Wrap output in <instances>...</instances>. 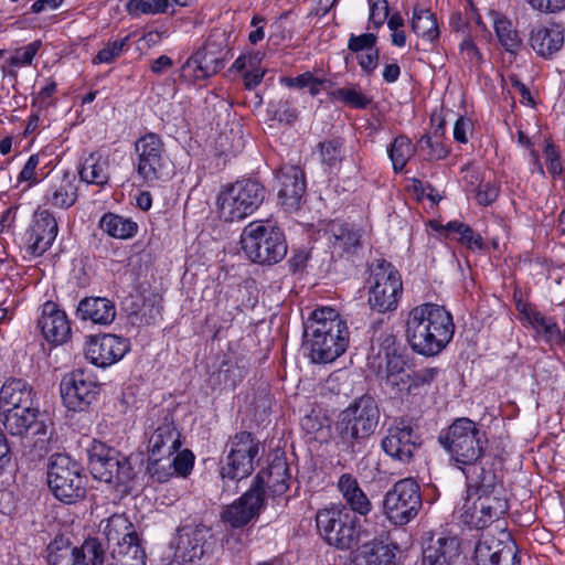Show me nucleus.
<instances>
[{
	"instance_id": "obj_1",
	"label": "nucleus",
	"mask_w": 565,
	"mask_h": 565,
	"mask_svg": "<svg viewBox=\"0 0 565 565\" xmlns=\"http://www.w3.org/2000/svg\"><path fill=\"white\" fill-rule=\"evenodd\" d=\"M438 441L454 467L465 475L469 491L487 493L498 484L495 472L483 462L489 440L478 423L468 417L456 418L441 430Z\"/></svg>"
},
{
	"instance_id": "obj_2",
	"label": "nucleus",
	"mask_w": 565,
	"mask_h": 565,
	"mask_svg": "<svg viewBox=\"0 0 565 565\" xmlns=\"http://www.w3.org/2000/svg\"><path fill=\"white\" fill-rule=\"evenodd\" d=\"M347 321L330 307L313 310L303 324V347L313 363H332L348 349Z\"/></svg>"
},
{
	"instance_id": "obj_3",
	"label": "nucleus",
	"mask_w": 565,
	"mask_h": 565,
	"mask_svg": "<svg viewBox=\"0 0 565 565\" xmlns=\"http://www.w3.org/2000/svg\"><path fill=\"white\" fill-rule=\"evenodd\" d=\"M455 333L452 316L443 306L426 302L407 315L405 334L413 351L435 356L451 341Z\"/></svg>"
},
{
	"instance_id": "obj_4",
	"label": "nucleus",
	"mask_w": 565,
	"mask_h": 565,
	"mask_svg": "<svg viewBox=\"0 0 565 565\" xmlns=\"http://www.w3.org/2000/svg\"><path fill=\"white\" fill-rule=\"evenodd\" d=\"M380 408L371 395L356 398L339 415L335 424L338 447L350 455L362 450V444L371 437L380 422Z\"/></svg>"
},
{
	"instance_id": "obj_5",
	"label": "nucleus",
	"mask_w": 565,
	"mask_h": 565,
	"mask_svg": "<svg viewBox=\"0 0 565 565\" xmlns=\"http://www.w3.org/2000/svg\"><path fill=\"white\" fill-rule=\"evenodd\" d=\"M242 248L253 263L275 265L287 254L282 231L269 222H252L242 232Z\"/></svg>"
},
{
	"instance_id": "obj_6",
	"label": "nucleus",
	"mask_w": 565,
	"mask_h": 565,
	"mask_svg": "<svg viewBox=\"0 0 565 565\" xmlns=\"http://www.w3.org/2000/svg\"><path fill=\"white\" fill-rule=\"evenodd\" d=\"M116 565H146V551L135 525L125 514H113L103 531Z\"/></svg>"
},
{
	"instance_id": "obj_7",
	"label": "nucleus",
	"mask_w": 565,
	"mask_h": 565,
	"mask_svg": "<svg viewBox=\"0 0 565 565\" xmlns=\"http://www.w3.org/2000/svg\"><path fill=\"white\" fill-rule=\"evenodd\" d=\"M265 186L255 179H243L222 190L217 196L218 217L225 222L241 221L253 214L266 198Z\"/></svg>"
},
{
	"instance_id": "obj_8",
	"label": "nucleus",
	"mask_w": 565,
	"mask_h": 565,
	"mask_svg": "<svg viewBox=\"0 0 565 565\" xmlns=\"http://www.w3.org/2000/svg\"><path fill=\"white\" fill-rule=\"evenodd\" d=\"M316 525L320 536L330 546L348 551L359 545L360 521L345 507L319 510L316 514Z\"/></svg>"
},
{
	"instance_id": "obj_9",
	"label": "nucleus",
	"mask_w": 565,
	"mask_h": 565,
	"mask_svg": "<svg viewBox=\"0 0 565 565\" xmlns=\"http://www.w3.org/2000/svg\"><path fill=\"white\" fill-rule=\"evenodd\" d=\"M82 466L66 454H54L47 463V486L55 498L75 503L86 494V477Z\"/></svg>"
},
{
	"instance_id": "obj_10",
	"label": "nucleus",
	"mask_w": 565,
	"mask_h": 565,
	"mask_svg": "<svg viewBox=\"0 0 565 565\" xmlns=\"http://www.w3.org/2000/svg\"><path fill=\"white\" fill-rule=\"evenodd\" d=\"M260 443L248 431L234 435L226 444V455L221 459L222 480L236 481L247 478L255 469Z\"/></svg>"
},
{
	"instance_id": "obj_11",
	"label": "nucleus",
	"mask_w": 565,
	"mask_h": 565,
	"mask_svg": "<svg viewBox=\"0 0 565 565\" xmlns=\"http://www.w3.org/2000/svg\"><path fill=\"white\" fill-rule=\"evenodd\" d=\"M367 279L370 285L369 303L379 312L393 311L397 308L403 292V284L398 271L385 259H377L370 267Z\"/></svg>"
},
{
	"instance_id": "obj_12",
	"label": "nucleus",
	"mask_w": 565,
	"mask_h": 565,
	"mask_svg": "<svg viewBox=\"0 0 565 565\" xmlns=\"http://www.w3.org/2000/svg\"><path fill=\"white\" fill-rule=\"evenodd\" d=\"M4 428L14 436H22L29 431L35 437L33 448L39 456L49 452L53 431L46 424L44 415L33 405L15 407L1 414Z\"/></svg>"
},
{
	"instance_id": "obj_13",
	"label": "nucleus",
	"mask_w": 565,
	"mask_h": 565,
	"mask_svg": "<svg viewBox=\"0 0 565 565\" xmlns=\"http://www.w3.org/2000/svg\"><path fill=\"white\" fill-rule=\"evenodd\" d=\"M423 501L418 483L413 478L397 481L384 495L383 511L395 525H405L418 514Z\"/></svg>"
},
{
	"instance_id": "obj_14",
	"label": "nucleus",
	"mask_w": 565,
	"mask_h": 565,
	"mask_svg": "<svg viewBox=\"0 0 565 565\" xmlns=\"http://www.w3.org/2000/svg\"><path fill=\"white\" fill-rule=\"evenodd\" d=\"M105 557V548L97 537H88L75 546L67 537L56 536L47 545L49 565H104Z\"/></svg>"
},
{
	"instance_id": "obj_15",
	"label": "nucleus",
	"mask_w": 565,
	"mask_h": 565,
	"mask_svg": "<svg viewBox=\"0 0 565 565\" xmlns=\"http://www.w3.org/2000/svg\"><path fill=\"white\" fill-rule=\"evenodd\" d=\"M420 436L414 430L413 419L396 417L381 440L382 450L393 460L409 463L422 446Z\"/></svg>"
},
{
	"instance_id": "obj_16",
	"label": "nucleus",
	"mask_w": 565,
	"mask_h": 565,
	"mask_svg": "<svg viewBox=\"0 0 565 565\" xmlns=\"http://www.w3.org/2000/svg\"><path fill=\"white\" fill-rule=\"evenodd\" d=\"M232 56L225 34L215 32L210 34L203 47L186 61L182 71H193L194 78L204 79L221 71Z\"/></svg>"
},
{
	"instance_id": "obj_17",
	"label": "nucleus",
	"mask_w": 565,
	"mask_h": 565,
	"mask_svg": "<svg viewBox=\"0 0 565 565\" xmlns=\"http://www.w3.org/2000/svg\"><path fill=\"white\" fill-rule=\"evenodd\" d=\"M495 488L497 486L487 493L467 489V498L461 508V519L466 524L476 529H483L499 520L508 511L505 499L490 495Z\"/></svg>"
},
{
	"instance_id": "obj_18",
	"label": "nucleus",
	"mask_w": 565,
	"mask_h": 565,
	"mask_svg": "<svg viewBox=\"0 0 565 565\" xmlns=\"http://www.w3.org/2000/svg\"><path fill=\"white\" fill-rule=\"evenodd\" d=\"M135 152L137 173L146 183L163 178L167 158L163 142L158 135L150 132L140 137L135 143Z\"/></svg>"
},
{
	"instance_id": "obj_19",
	"label": "nucleus",
	"mask_w": 565,
	"mask_h": 565,
	"mask_svg": "<svg viewBox=\"0 0 565 565\" xmlns=\"http://www.w3.org/2000/svg\"><path fill=\"white\" fill-rule=\"evenodd\" d=\"M211 529L202 523L186 524L178 529L174 562L179 565H198L205 553Z\"/></svg>"
},
{
	"instance_id": "obj_20",
	"label": "nucleus",
	"mask_w": 565,
	"mask_h": 565,
	"mask_svg": "<svg viewBox=\"0 0 565 565\" xmlns=\"http://www.w3.org/2000/svg\"><path fill=\"white\" fill-rule=\"evenodd\" d=\"M98 394V385L83 370L65 375L61 382V396L65 406L72 411H84Z\"/></svg>"
},
{
	"instance_id": "obj_21",
	"label": "nucleus",
	"mask_w": 565,
	"mask_h": 565,
	"mask_svg": "<svg viewBox=\"0 0 565 565\" xmlns=\"http://www.w3.org/2000/svg\"><path fill=\"white\" fill-rule=\"evenodd\" d=\"M58 232L54 215L46 209L39 207L33 215L31 226L25 232V246L33 257L42 256L53 244Z\"/></svg>"
},
{
	"instance_id": "obj_22",
	"label": "nucleus",
	"mask_w": 565,
	"mask_h": 565,
	"mask_svg": "<svg viewBox=\"0 0 565 565\" xmlns=\"http://www.w3.org/2000/svg\"><path fill=\"white\" fill-rule=\"evenodd\" d=\"M279 184L278 200L287 212L299 210L306 192L305 172L298 166H284L276 174Z\"/></svg>"
},
{
	"instance_id": "obj_23",
	"label": "nucleus",
	"mask_w": 565,
	"mask_h": 565,
	"mask_svg": "<svg viewBox=\"0 0 565 565\" xmlns=\"http://www.w3.org/2000/svg\"><path fill=\"white\" fill-rule=\"evenodd\" d=\"M181 445V434L174 425L173 417L166 414L149 436V458L153 461H161L177 452Z\"/></svg>"
},
{
	"instance_id": "obj_24",
	"label": "nucleus",
	"mask_w": 565,
	"mask_h": 565,
	"mask_svg": "<svg viewBox=\"0 0 565 565\" xmlns=\"http://www.w3.org/2000/svg\"><path fill=\"white\" fill-rule=\"evenodd\" d=\"M477 565H519L516 545L507 536V541L493 536H483L475 548Z\"/></svg>"
},
{
	"instance_id": "obj_25",
	"label": "nucleus",
	"mask_w": 565,
	"mask_h": 565,
	"mask_svg": "<svg viewBox=\"0 0 565 565\" xmlns=\"http://www.w3.org/2000/svg\"><path fill=\"white\" fill-rule=\"evenodd\" d=\"M128 349L126 339L115 334H103L90 339L85 354L92 364L106 367L119 361Z\"/></svg>"
},
{
	"instance_id": "obj_26",
	"label": "nucleus",
	"mask_w": 565,
	"mask_h": 565,
	"mask_svg": "<svg viewBox=\"0 0 565 565\" xmlns=\"http://www.w3.org/2000/svg\"><path fill=\"white\" fill-rule=\"evenodd\" d=\"M263 505V497L249 488L241 498L224 508L221 520L233 529H242L259 514Z\"/></svg>"
},
{
	"instance_id": "obj_27",
	"label": "nucleus",
	"mask_w": 565,
	"mask_h": 565,
	"mask_svg": "<svg viewBox=\"0 0 565 565\" xmlns=\"http://www.w3.org/2000/svg\"><path fill=\"white\" fill-rule=\"evenodd\" d=\"M288 481V465L284 458L276 457L266 469L256 475L250 488L264 499L266 492L274 497L284 494L289 488Z\"/></svg>"
},
{
	"instance_id": "obj_28",
	"label": "nucleus",
	"mask_w": 565,
	"mask_h": 565,
	"mask_svg": "<svg viewBox=\"0 0 565 565\" xmlns=\"http://www.w3.org/2000/svg\"><path fill=\"white\" fill-rule=\"evenodd\" d=\"M78 198V182L75 174L64 172L61 175L50 177L44 193V203L56 209L67 210L73 206Z\"/></svg>"
},
{
	"instance_id": "obj_29",
	"label": "nucleus",
	"mask_w": 565,
	"mask_h": 565,
	"mask_svg": "<svg viewBox=\"0 0 565 565\" xmlns=\"http://www.w3.org/2000/svg\"><path fill=\"white\" fill-rule=\"evenodd\" d=\"M38 326L43 337L54 344H63L71 335V326L65 312L51 301L43 305Z\"/></svg>"
},
{
	"instance_id": "obj_30",
	"label": "nucleus",
	"mask_w": 565,
	"mask_h": 565,
	"mask_svg": "<svg viewBox=\"0 0 565 565\" xmlns=\"http://www.w3.org/2000/svg\"><path fill=\"white\" fill-rule=\"evenodd\" d=\"M337 489L345 502L342 507L351 513L365 516L371 512L372 503L353 475L342 473L337 481Z\"/></svg>"
},
{
	"instance_id": "obj_31",
	"label": "nucleus",
	"mask_w": 565,
	"mask_h": 565,
	"mask_svg": "<svg viewBox=\"0 0 565 565\" xmlns=\"http://www.w3.org/2000/svg\"><path fill=\"white\" fill-rule=\"evenodd\" d=\"M459 556V542L455 537L430 535L423 548L422 565H451Z\"/></svg>"
},
{
	"instance_id": "obj_32",
	"label": "nucleus",
	"mask_w": 565,
	"mask_h": 565,
	"mask_svg": "<svg viewBox=\"0 0 565 565\" xmlns=\"http://www.w3.org/2000/svg\"><path fill=\"white\" fill-rule=\"evenodd\" d=\"M531 47L537 55L550 58L564 45V30L558 24L534 28L529 39Z\"/></svg>"
},
{
	"instance_id": "obj_33",
	"label": "nucleus",
	"mask_w": 565,
	"mask_h": 565,
	"mask_svg": "<svg viewBox=\"0 0 565 565\" xmlns=\"http://www.w3.org/2000/svg\"><path fill=\"white\" fill-rule=\"evenodd\" d=\"M33 405V388L21 379H9L0 390V414Z\"/></svg>"
},
{
	"instance_id": "obj_34",
	"label": "nucleus",
	"mask_w": 565,
	"mask_h": 565,
	"mask_svg": "<svg viewBox=\"0 0 565 565\" xmlns=\"http://www.w3.org/2000/svg\"><path fill=\"white\" fill-rule=\"evenodd\" d=\"M77 316L94 323L109 324L116 317V308L107 298L87 297L79 301Z\"/></svg>"
},
{
	"instance_id": "obj_35",
	"label": "nucleus",
	"mask_w": 565,
	"mask_h": 565,
	"mask_svg": "<svg viewBox=\"0 0 565 565\" xmlns=\"http://www.w3.org/2000/svg\"><path fill=\"white\" fill-rule=\"evenodd\" d=\"M108 157L100 152H90L81 163L78 171L79 179L83 182L103 186L109 180Z\"/></svg>"
},
{
	"instance_id": "obj_36",
	"label": "nucleus",
	"mask_w": 565,
	"mask_h": 565,
	"mask_svg": "<svg viewBox=\"0 0 565 565\" xmlns=\"http://www.w3.org/2000/svg\"><path fill=\"white\" fill-rule=\"evenodd\" d=\"M329 241L334 247L342 252H349L360 244V234L349 224L333 221L328 227Z\"/></svg>"
},
{
	"instance_id": "obj_37",
	"label": "nucleus",
	"mask_w": 565,
	"mask_h": 565,
	"mask_svg": "<svg viewBox=\"0 0 565 565\" xmlns=\"http://www.w3.org/2000/svg\"><path fill=\"white\" fill-rule=\"evenodd\" d=\"M99 228L114 238L127 239L137 233L138 225L130 218L107 213L100 218Z\"/></svg>"
},
{
	"instance_id": "obj_38",
	"label": "nucleus",
	"mask_w": 565,
	"mask_h": 565,
	"mask_svg": "<svg viewBox=\"0 0 565 565\" xmlns=\"http://www.w3.org/2000/svg\"><path fill=\"white\" fill-rule=\"evenodd\" d=\"M396 546L384 543L383 541L373 540L362 547V554L365 558V565H396L395 551Z\"/></svg>"
},
{
	"instance_id": "obj_39",
	"label": "nucleus",
	"mask_w": 565,
	"mask_h": 565,
	"mask_svg": "<svg viewBox=\"0 0 565 565\" xmlns=\"http://www.w3.org/2000/svg\"><path fill=\"white\" fill-rule=\"evenodd\" d=\"M412 30L428 42H433L439 36L436 17L427 9L414 8Z\"/></svg>"
},
{
	"instance_id": "obj_40",
	"label": "nucleus",
	"mask_w": 565,
	"mask_h": 565,
	"mask_svg": "<svg viewBox=\"0 0 565 565\" xmlns=\"http://www.w3.org/2000/svg\"><path fill=\"white\" fill-rule=\"evenodd\" d=\"M520 311L525 316L529 323L536 329L537 332H542L546 341L553 340L555 337L561 335V329L558 324L551 318H546L543 313L532 308L529 305H523Z\"/></svg>"
},
{
	"instance_id": "obj_41",
	"label": "nucleus",
	"mask_w": 565,
	"mask_h": 565,
	"mask_svg": "<svg viewBox=\"0 0 565 565\" xmlns=\"http://www.w3.org/2000/svg\"><path fill=\"white\" fill-rule=\"evenodd\" d=\"M441 230L448 233L447 236L450 234L458 235L456 237L457 241L471 249H480L482 247V237L476 234L467 224L456 221L448 222L445 226H441Z\"/></svg>"
},
{
	"instance_id": "obj_42",
	"label": "nucleus",
	"mask_w": 565,
	"mask_h": 565,
	"mask_svg": "<svg viewBox=\"0 0 565 565\" xmlns=\"http://www.w3.org/2000/svg\"><path fill=\"white\" fill-rule=\"evenodd\" d=\"M413 153L411 140L405 136L396 137L388 149V156L396 172L402 171Z\"/></svg>"
},
{
	"instance_id": "obj_43",
	"label": "nucleus",
	"mask_w": 565,
	"mask_h": 565,
	"mask_svg": "<svg viewBox=\"0 0 565 565\" xmlns=\"http://www.w3.org/2000/svg\"><path fill=\"white\" fill-rule=\"evenodd\" d=\"M495 32L501 45L510 53H516L521 45L522 40L518 31L512 29L511 22L507 20L495 21Z\"/></svg>"
},
{
	"instance_id": "obj_44",
	"label": "nucleus",
	"mask_w": 565,
	"mask_h": 565,
	"mask_svg": "<svg viewBox=\"0 0 565 565\" xmlns=\"http://www.w3.org/2000/svg\"><path fill=\"white\" fill-rule=\"evenodd\" d=\"M331 96L332 98L358 109H365L372 103L370 97L361 93V90L355 87L338 88L331 93Z\"/></svg>"
},
{
	"instance_id": "obj_45",
	"label": "nucleus",
	"mask_w": 565,
	"mask_h": 565,
	"mask_svg": "<svg viewBox=\"0 0 565 565\" xmlns=\"http://www.w3.org/2000/svg\"><path fill=\"white\" fill-rule=\"evenodd\" d=\"M268 114L273 120L280 124L291 125L298 118V111L287 99L274 100L269 104Z\"/></svg>"
},
{
	"instance_id": "obj_46",
	"label": "nucleus",
	"mask_w": 565,
	"mask_h": 565,
	"mask_svg": "<svg viewBox=\"0 0 565 565\" xmlns=\"http://www.w3.org/2000/svg\"><path fill=\"white\" fill-rule=\"evenodd\" d=\"M168 7V0H129L126 6L132 15L164 13Z\"/></svg>"
},
{
	"instance_id": "obj_47",
	"label": "nucleus",
	"mask_w": 565,
	"mask_h": 565,
	"mask_svg": "<svg viewBox=\"0 0 565 565\" xmlns=\"http://www.w3.org/2000/svg\"><path fill=\"white\" fill-rule=\"evenodd\" d=\"M417 146L420 151H426L425 157L429 161L441 160L449 152L441 139H435L430 135H424L418 140Z\"/></svg>"
},
{
	"instance_id": "obj_48",
	"label": "nucleus",
	"mask_w": 565,
	"mask_h": 565,
	"mask_svg": "<svg viewBox=\"0 0 565 565\" xmlns=\"http://www.w3.org/2000/svg\"><path fill=\"white\" fill-rule=\"evenodd\" d=\"M88 455V468L90 473L94 476V463H100L102 466H106L108 459H111L113 456H116V450L107 447L102 441L94 440L90 447L87 449Z\"/></svg>"
},
{
	"instance_id": "obj_49",
	"label": "nucleus",
	"mask_w": 565,
	"mask_h": 565,
	"mask_svg": "<svg viewBox=\"0 0 565 565\" xmlns=\"http://www.w3.org/2000/svg\"><path fill=\"white\" fill-rule=\"evenodd\" d=\"M130 36L127 35L122 39L108 42L95 56L94 63L109 64L119 57L127 45Z\"/></svg>"
},
{
	"instance_id": "obj_50",
	"label": "nucleus",
	"mask_w": 565,
	"mask_h": 565,
	"mask_svg": "<svg viewBox=\"0 0 565 565\" xmlns=\"http://www.w3.org/2000/svg\"><path fill=\"white\" fill-rule=\"evenodd\" d=\"M245 367L239 366L237 363L224 362L218 370L220 381L234 388L245 376Z\"/></svg>"
},
{
	"instance_id": "obj_51",
	"label": "nucleus",
	"mask_w": 565,
	"mask_h": 565,
	"mask_svg": "<svg viewBox=\"0 0 565 565\" xmlns=\"http://www.w3.org/2000/svg\"><path fill=\"white\" fill-rule=\"evenodd\" d=\"M320 147V157L321 162L329 166L335 167L341 161V148L342 142L339 140H328L321 142Z\"/></svg>"
},
{
	"instance_id": "obj_52",
	"label": "nucleus",
	"mask_w": 565,
	"mask_h": 565,
	"mask_svg": "<svg viewBox=\"0 0 565 565\" xmlns=\"http://www.w3.org/2000/svg\"><path fill=\"white\" fill-rule=\"evenodd\" d=\"M41 41H33L28 45L17 50L13 56L10 58L12 66H25L30 65L41 47Z\"/></svg>"
},
{
	"instance_id": "obj_53",
	"label": "nucleus",
	"mask_w": 565,
	"mask_h": 565,
	"mask_svg": "<svg viewBox=\"0 0 565 565\" xmlns=\"http://www.w3.org/2000/svg\"><path fill=\"white\" fill-rule=\"evenodd\" d=\"M194 456L190 450H183L174 456L170 467L172 466L174 472L182 477H186L193 469Z\"/></svg>"
},
{
	"instance_id": "obj_54",
	"label": "nucleus",
	"mask_w": 565,
	"mask_h": 565,
	"mask_svg": "<svg viewBox=\"0 0 565 565\" xmlns=\"http://www.w3.org/2000/svg\"><path fill=\"white\" fill-rule=\"evenodd\" d=\"M119 458L120 454L116 451V456H113L111 459H108L106 466L94 463V478L107 483H113Z\"/></svg>"
},
{
	"instance_id": "obj_55",
	"label": "nucleus",
	"mask_w": 565,
	"mask_h": 565,
	"mask_svg": "<svg viewBox=\"0 0 565 565\" xmlns=\"http://www.w3.org/2000/svg\"><path fill=\"white\" fill-rule=\"evenodd\" d=\"M376 36L373 33H364L361 35H351L348 47L356 53L366 52L375 49Z\"/></svg>"
},
{
	"instance_id": "obj_56",
	"label": "nucleus",
	"mask_w": 565,
	"mask_h": 565,
	"mask_svg": "<svg viewBox=\"0 0 565 565\" xmlns=\"http://www.w3.org/2000/svg\"><path fill=\"white\" fill-rule=\"evenodd\" d=\"M439 372L440 370L438 367H426L415 372L412 375L409 388L415 390L419 386L431 384L438 376Z\"/></svg>"
},
{
	"instance_id": "obj_57",
	"label": "nucleus",
	"mask_w": 565,
	"mask_h": 565,
	"mask_svg": "<svg viewBox=\"0 0 565 565\" xmlns=\"http://www.w3.org/2000/svg\"><path fill=\"white\" fill-rule=\"evenodd\" d=\"M132 478H134V469H132L129 460L125 456L120 455V458L118 460V466H117L115 475H114L113 483L126 484Z\"/></svg>"
},
{
	"instance_id": "obj_58",
	"label": "nucleus",
	"mask_w": 565,
	"mask_h": 565,
	"mask_svg": "<svg viewBox=\"0 0 565 565\" xmlns=\"http://www.w3.org/2000/svg\"><path fill=\"white\" fill-rule=\"evenodd\" d=\"M499 195V186L494 183L487 182L481 184L477 191L476 199L480 205H490Z\"/></svg>"
},
{
	"instance_id": "obj_59",
	"label": "nucleus",
	"mask_w": 565,
	"mask_h": 565,
	"mask_svg": "<svg viewBox=\"0 0 565 565\" xmlns=\"http://www.w3.org/2000/svg\"><path fill=\"white\" fill-rule=\"evenodd\" d=\"M534 10L555 13L565 9V0H525Z\"/></svg>"
},
{
	"instance_id": "obj_60",
	"label": "nucleus",
	"mask_w": 565,
	"mask_h": 565,
	"mask_svg": "<svg viewBox=\"0 0 565 565\" xmlns=\"http://www.w3.org/2000/svg\"><path fill=\"white\" fill-rule=\"evenodd\" d=\"M384 379H385L386 386H390L392 390H395L396 392H402L405 388H407L408 391L413 390V388H409V383L412 382V375L407 372H402L399 374L385 375Z\"/></svg>"
},
{
	"instance_id": "obj_61",
	"label": "nucleus",
	"mask_w": 565,
	"mask_h": 565,
	"mask_svg": "<svg viewBox=\"0 0 565 565\" xmlns=\"http://www.w3.org/2000/svg\"><path fill=\"white\" fill-rule=\"evenodd\" d=\"M373 344L377 343L380 347L379 356H381L382 352L384 354V358L388 353V355L395 354V338L394 335L388 331H382L377 337H373L372 339Z\"/></svg>"
},
{
	"instance_id": "obj_62",
	"label": "nucleus",
	"mask_w": 565,
	"mask_h": 565,
	"mask_svg": "<svg viewBox=\"0 0 565 565\" xmlns=\"http://www.w3.org/2000/svg\"><path fill=\"white\" fill-rule=\"evenodd\" d=\"M388 15V3L386 0H376L370 10V20L376 26H381Z\"/></svg>"
},
{
	"instance_id": "obj_63",
	"label": "nucleus",
	"mask_w": 565,
	"mask_h": 565,
	"mask_svg": "<svg viewBox=\"0 0 565 565\" xmlns=\"http://www.w3.org/2000/svg\"><path fill=\"white\" fill-rule=\"evenodd\" d=\"M12 466V454L7 437L0 433V476Z\"/></svg>"
},
{
	"instance_id": "obj_64",
	"label": "nucleus",
	"mask_w": 565,
	"mask_h": 565,
	"mask_svg": "<svg viewBox=\"0 0 565 565\" xmlns=\"http://www.w3.org/2000/svg\"><path fill=\"white\" fill-rule=\"evenodd\" d=\"M359 64L360 66L367 73L373 72L379 62V51L377 49H372L366 52H362L359 54Z\"/></svg>"
}]
</instances>
